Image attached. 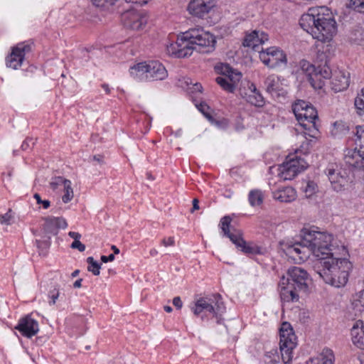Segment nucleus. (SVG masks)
<instances>
[{
    "label": "nucleus",
    "mask_w": 364,
    "mask_h": 364,
    "mask_svg": "<svg viewBox=\"0 0 364 364\" xmlns=\"http://www.w3.org/2000/svg\"><path fill=\"white\" fill-rule=\"evenodd\" d=\"M299 25L314 38L321 42L330 41L337 32L336 22L326 7L310 8L301 16Z\"/></svg>",
    "instance_id": "1"
},
{
    "label": "nucleus",
    "mask_w": 364,
    "mask_h": 364,
    "mask_svg": "<svg viewBox=\"0 0 364 364\" xmlns=\"http://www.w3.org/2000/svg\"><path fill=\"white\" fill-rule=\"evenodd\" d=\"M333 236L324 232L304 228L301 233V240L288 244L287 252L291 255H296L299 259L304 260L309 255L306 249L311 252L318 259L321 256L331 253Z\"/></svg>",
    "instance_id": "2"
},
{
    "label": "nucleus",
    "mask_w": 364,
    "mask_h": 364,
    "mask_svg": "<svg viewBox=\"0 0 364 364\" xmlns=\"http://www.w3.org/2000/svg\"><path fill=\"white\" fill-rule=\"evenodd\" d=\"M330 252L317 259L314 270L326 284L337 288L344 287L348 281L352 264L347 259L334 257L331 248Z\"/></svg>",
    "instance_id": "3"
},
{
    "label": "nucleus",
    "mask_w": 364,
    "mask_h": 364,
    "mask_svg": "<svg viewBox=\"0 0 364 364\" xmlns=\"http://www.w3.org/2000/svg\"><path fill=\"white\" fill-rule=\"evenodd\" d=\"M309 275L308 272L299 267L289 268L286 276L280 279V297L284 302H295L299 301V292H306Z\"/></svg>",
    "instance_id": "4"
},
{
    "label": "nucleus",
    "mask_w": 364,
    "mask_h": 364,
    "mask_svg": "<svg viewBox=\"0 0 364 364\" xmlns=\"http://www.w3.org/2000/svg\"><path fill=\"white\" fill-rule=\"evenodd\" d=\"M292 111L304 131V135L316 138L318 134L316 121L318 120L316 109L308 102L298 100L292 105Z\"/></svg>",
    "instance_id": "5"
},
{
    "label": "nucleus",
    "mask_w": 364,
    "mask_h": 364,
    "mask_svg": "<svg viewBox=\"0 0 364 364\" xmlns=\"http://www.w3.org/2000/svg\"><path fill=\"white\" fill-rule=\"evenodd\" d=\"M318 59H320V62L315 65L305 60L300 62L301 70L307 76L308 80L314 89H321L324 85V80L330 79L332 76L326 54H318Z\"/></svg>",
    "instance_id": "6"
},
{
    "label": "nucleus",
    "mask_w": 364,
    "mask_h": 364,
    "mask_svg": "<svg viewBox=\"0 0 364 364\" xmlns=\"http://www.w3.org/2000/svg\"><path fill=\"white\" fill-rule=\"evenodd\" d=\"M232 219L227 215L220 220L221 229L224 235L230 238L231 242L235 245L236 247L246 255H259L261 248L257 245L247 243L242 238V233L240 230L233 228L231 223Z\"/></svg>",
    "instance_id": "7"
},
{
    "label": "nucleus",
    "mask_w": 364,
    "mask_h": 364,
    "mask_svg": "<svg viewBox=\"0 0 364 364\" xmlns=\"http://www.w3.org/2000/svg\"><path fill=\"white\" fill-rule=\"evenodd\" d=\"M191 310L196 316H199L203 312L212 314L216 318H219L225 311V304L219 294L199 298L195 301Z\"/></svg>",
    "instance_id": "8"
},
{
    "label": "nucleus",
    "mask_w": 364,
    "mask_h": 364,
    "mask_svg": "<svg viewBox=\"0 0 364 364\" xmlns=\"http://www.w3.org/2000/svg\"><path fill=\"white\" fill-rule=\"evenodd\" d=\"M192 41L193 50L208 53L215 48L216 41L213 35L200 28H191L187 34Z\"/></svg>",
    "instance_id": "9"
},
{
    "label": "nucleus",
    "mask_w": 364,
    "mask_h": 364,
    "mask_svg": "<svg viewBox=\"0 0 364 364\" xmlns=\"http://www.w3.org/2000/svg\"><path fill=\"white\" fill-rule=\"evenodd\" d=\"M259 59L268 68L275 69L287 65V55L282 50L276 46L267 48L259 52Z\"/></svg>",
    "instance_id": "10"
},
{
    "label": "nucleus",
    "mask_w": 364,
    "mask_h": 364,
    "mask_svg": "<svg viewBox=\"0 0 364 364\" xmlns=\"http://www.w3.org/2000/svg\"><path fill=\"white\" fill-rule=\"evenodd\" d=\"M188 31L178 36L176 42L166 46V51L168 55L176 58H185L193 53V45L191 39L187 35Z\"/></svg>",
    "instance_id": "11"
},
{
    "label": "nucleus",
    "mask_w": 364,
    "mask_h": 364,
    "mask_svg": "<svg viewBox=\"0 0 364 364\" xmlns=\"http://www.w3.org/2000/svg\"><path fill=\"white\" fill-rule=\"evenodd\" d=\"M308 164L297 156H289L280 166V175L284 180H291L299 173L305 170Z\"/></svg>",
    "instance_id": "12"
},
{
    "label": "nucleus",
    "mask_w": 364,
    "mask_h": 364,
    "mask_svg": "<svg viewBox=\"0 0 364 364\" xmlns=\"http://www.w3.org/2000/svg\"><path fill=\"white\" fill-rule=\"evenodd\" d=\"M32 43L21 42L12 47L11 53L6 57V65L14 70L21 66L25 55L32 51Z\"/></svg>",
    "instance_id": "13"
},
{
    "label": "nucleus",
    "mask_w": 364,
    "mask_h": 364,
    "mask_svg": "<svg viewBox=\"0 0 364 364\" xmlns=\"http://www.w3.org/2000/svg\"><path fill=\"white\" fill-rule=\"evenodd\" d=\"M328 176L331 186L336 192L344 190L348 183V176L346 171L336 169L334 165H329L325 171Z\"/></svg>",
    "instance_id": "14"
},
{
    "label": "nucleus",
    "mask_w": 364,
    "mask_h": 364,
    "mask_svg": "<svg viewBox=\"0 0 364 364\" xmlns=\"http://www.w3.org/2000/svg\"><path fill=\"white\" fill-rule=\"evenodd\" d=\"M355 129L354 141L356 145L355 149H358L357 155L360 158V163L358 161L352 163L350 161L351 156L349 155H346V161L348 164L354 167L364 169V125L357 126ZM353 158L354 155L352 156V159Z\"/></svg>",
    "instance_id": "15"
},
{
    "label": "nucleus",
    "mask_w": 364,
    "mask_h": 364,
    "mask_svg": "<svg viewBox=\"0 0 364 364\" xmlns=\"http://www.w3.org/2000/svg\"><path fill=\"white\" fill-rule=\"evenodd\" d=\"M215 6V0H191L188 6L191 14L203 18Z\"/></svg>",
    "instance_id": "16"
},
{
    "label": "nucleus",
    "mask_w": 364,
    "mask_h": 364,
    "mask_svg": "<svg viewBox=\"0 0 364 364\" xmlns=\"http://www.w3.org/2000/svg\"><path fill=\"white\" fill-rule=\"evenodd\" d=\"M124 26L133 30H139L145 23V19L134 9H129L122 14Z\"/></svg>",
    "instance_id": "17"
},
{
    "label": "nucleus",
    "mask_w": 364,
    "mask_h": 364,
    "mask_svg": "<svg viewBox=\"0 0 364 364\" xmlns=\"http://www.w3.org/2000/svg\"><path fill=\"white\" fill-rule=\"evenodd\" d=\"M16 329L22 336L30 338L38 333L39 326L37 321L31 318V316H26L18 321Z\"/></svg>",
    "instance_id": "18"
},
{
    "label": "nucleus",
    "mask_w": 364,
    "mask_h": 364,
    "mask_svg": "<svg viewBox=\"0 0 364 364\" xmlns=\"http://www.w3.org/2000/svg\"><path fill=\"white\" fill-rule=\"evenodd\" d=\"M268 41V36L264 32L253 31L247 34L242 42L245 47L252 48L255 51L260 52L259 48Z\"/></svg>",
    "instance_id": "19"
},
{
    "label": "nucleus",
    "mask_w": 364,
    "mask_h": 364,
    "mask_svg": "<svg viewBox=\"0 0 364 364\" xmlns=\"http://www.w3.org/2000/svg\"><path fill=\"white\" fill-rule=\"evenodd\" d=\"M148 81L162 80L168 76L165 67L159 61L147 62Z\"/></svg>",
    "instance_id": "20"
},
{
    "label": "nucleus",
    "mask_w": 364,
    "mask_h": 364,
    "mask_svg": "<svg viewBox=\"0 0 364 364\" xmlns=\"http://www.w3.org/2000/svg\"><path fill=\"white\" fill-rule=\"evenodd\" d=\"M264 85L267 92L272 96H284L287 93L283 88L280 78L276 75L268 76L264 81Z\"/></svg>",
    "instance_id": "21"
},
{
    "label": "nucleus",
    "mask_w": 364,
    "mask_h": 364,
    "mask_svg": "<svg viewBox=\"0 0 364 364\" xmlns=\"http://www.w3.org/2000/svg\"><path fill=\"white\" fill-rule=\"evenodd\" d=\"M350 84L349 73L343 71H335L331 80V88L336 92H341L348 88Z\"/></svg>",
    "instance_id": "22"
},
{
    "label": "nucleus",
    "mask_w": 364,
    "mask_h": 364,
    "mask_svg": "<svg viewBox=\"0 0 364 364\" xmlns=\"http://www.w3.org/2000/svg\"><path fill=\"white\" fill-rule=\"evenodd\" d=\"M334 360L333 351L330 348H325L318 356L309 359L306 364H333Z\"/></svg>",
    "instance_id": "23"
},
{
    "label": "nucleus",
    "mask_w": 364,
    "mask_h": 364,
    "mask_svg": "<svg viewBox=\"0 0 364 364\" xmlns=\"http://www.w3.org/2000/svg\"><path fill=\"white\" fill-rule=\"evenodd\" d=\"M273 197L280 202L290 203L296 199V193L292 187L287 186L282 189L274 191L273 193Z\"/></svg>",
    "instance_id": "24"
},
{
    "label": "nucleus",
    "mask_w": 364,
    "mask_h": 364,
    "mask_svg": "<svg viewBox=\"0 0 364 364\" xmlns=\"http://www.w3.org/2000/svg\"><path fill=\"white\" fill-rule=\"evenodd\" d=\"M244 97L248 103L255 107H260L264 105V100L262 95L253 84L250 86L249 92L245 93V96Z\"/></svg>",
    "instance_id": "25"
},
{
    "label": "nucleus",
    "mask_w": 364,
    "mask_h": 364,
    "mask_svg": "<svg viewBox=\"0 0 364 364\" xmlns=\"http://www.w3.org/2000/svg\"><path fill=\"white\" fill-rule=\"evenodd\" d=\"M130 75L138 81H148L147 62L134 65L129 69Z\"/></svg>",
    "instance_id": "26"
},
{
    "label": "nucleus",
    "mask_w": 364,
    "mask_h": 364,
    "mask_svg": "<svg viewBox=\"0 0 364 364\" xmlns=\"http://www.w3.org/2000/svg\"><path fill=\"white\" fill-rule=\"evenodd\" d=\"M279 344L284 363H289L293 358V350L296 347L297 343H279Z\"/></svg>",
    "instance_id": "27"
},
{
    "label": "nucleus",
    "mask_w": 364,
    "mask_h": 364,
    "mask_svg": "<svg viewBox=\"0 0 364 364\" xmlns=\"http://www.w3.org/2000/svg\"><path fill=\"white\" fill-rule=\"evenodd\" d=\"M352 341H364V324L362 321H357L350 329Z\"/></svg>",
    "instance_id": "28"
},
{
    "label": "nucleus",
    "mask_w": 364,
    "mask_h": 364,
    "mask_svg": "<svg viewBox=\"0 0 364 364\" xmlns=\"http://www.w3.org/2000/svg\"><path fill=\"white\" fill-rule=\"evenodd\" d=\"M279 341H293L296 336L290 323L284 322L282 324L279 330Z\"/></svg>",
    "instance_id": "29"
},
{
    "label": "nucleus",
    "mask_w": 364,
    "mask_h": 364,
    "mask_svg": "<svg viewBox=\"0 0 364 364\" xmlns=\"http://www.w3.org/2000/svg\"><path fill=\"white\" fill-rule=\"evenodd\" d=\"M348 127L343 121H336L333 123L331 131V134L336 137H340L348 132Z\"/></svg>",
    "instance_id": "30"
},
{
    "label": "nucleus",
    "mask_w": 364,
    "mask_h": 364,
    "mask_svg": "<svg viewBox=\"0 0 364 364\" xmlns=\"http://www.w3.org/2000/svg\"><path fill=\"white\" fill-rule=\"evenodd\" d=\"M353 306L355 315L362 314L364 312V289L360 291L353 301Z\"/></svg>",
    "instance_id": "31"
},
{
    "label": "nucleus",
    "mask_w": 364,
    "mask_h": 364,
    "mask_svg": "<svg viewBox=\"0 0 364 364\" xmlns=\"http://www.w3.org/2000/svg\"><path fill=\"white\" fill-rule=\"evenodd\" d=\"M223 75L229 80L231 83L235 85L236 88L237 82L240 81L242 75L240 72H235L230 66L225 65V70L223 71Z\"/></svg>",
    "instance_id": "32"
},
{
    "label": "nucleus",
    "mask_w": 364,
    "mask_h": 364,
    "mask_svg": "<svg viewBox=\"0 0 364 364\" xmlns=\"http://www.w3.org/2000/svg\"><path fill=\"white\" fill-rule=\"evenodd\" d=\"M264 196L261 191L252 190L248 195V200L252 206L259 205L263 202Z\"/></svg>",
    "instance_id": "33"
},
{
    "label": "nucleus",
    "mask_w": 364,
    "mask_h": 364,
    "mask_svg": "<svg viewBox=\"0 0 364 364\" xmlns=\"http://www.w3.org/2000/svg\"><path fill=\"white\" fill-rule=\"evenodd\" d=\"M45 223L43 229L46 232L56 235L58 231L57 224L55 221V217H46L44 218Z\"/></svg>",
    "instance_id": "34"
},
{
    "label": "nucleus",
    "mask_w": 364,
    "mask_h": 364,
    "mask_svg": "<svg viewBox=\"0 0 364 364\" xmlns=\"http://www.w3.org/2000/svg\"><path fill=\"white\" fill-rule=\"evenodd\" d=\"M216 82L225 91L232 93L235 88L225 76H218L215 79Z\"/></svg>",
    "instance_id": "35"
},
{
    "label": "nucleus",
    "mask_w": 364,
    "mask_h": 364,
    "mask_svg": "<svg viewBox=\"0 0 364 364\" xmlns=\"http://www.w3.org/2000/svg\"><path fill=\"white\" fill-rule=\"evenodd\" d=\"M71 181L68 180L63 185L64 194L62 196V200L64 203H69L74 197L73 188L71 187Z\"/></svg>",
    "instance_id": "36"
},
{
    "label": "nucleus",
    "mask_w": 364,
    "mask_h": 364,
    "mask_svg": "<svg viewBox=\"0 0 364 364\" xmlns=\"http://www.w3.org/2000/svg\"><path fill=\"white\" fill-rule=\"evenodd\" d=\"M88 264L87 270L94 275L97 276L100 273L101 264L94 259L92 257H89L86 259Z\"/></svg>",
    "instance_id": "37"
},
{
    "label": "nucleus",
    "mask_w": 364,
    "mask_h": 364,
    "mask_svg": "<svg viewBox=\"0 0 364 364\" xmlns=\"http://www.w3.org/2000/svg\"><path fill=\"white\" fill-rule=\"evenodd\" d=\"M355 107L357 112L360 116H364V87L361 90L360 94L355 99Z\"/></svg>",
    "instance_id": "38"
},
{
    "label": "nucleus",
    "mask_w": 364,
    "mask_h": 364,
    "mask_svg": "<svg viewBox=\"0 0 364 364\" xmlns=\"http://www.w3.org/2000/svg\"><path fill=\"white\" fill-rule=\"evenodd\" d=\"M350 39L356 44L364 46V30L362 28L355 30L351 34Z\"/></svg>",
    "instance_id": "39"
},
{
    "label": "nucleus",
    "mask_w": 364,
    "mask_h": 364,
    "mask_svg": "<svg viewBox=\"0 0 364 364\" xmlns=\"http://www.w3.org/2000/svg\"><path fill=\"white\" fill-rule=\"evenodd\" d=\"M349 7L357 12L364 14V0H350Z\"/></svg>",
    "instance_id": "40"
},
{
    "label": "nucleus",
    "mask_w": 364,
    "mask_h": 364,
    "mask_svg": "<svg viewBox=\"0 0 364 364\" xmlns=\"http://www.w3.org/2000/svg\"><path fill=\"white\" fill-rule=\"evenodd\" d=\"M316 188L317 186L314 181H308L302 188L306 197L309 198L316 192Z\"/></svg>",
    "instance_id": "41"
},
{
    "label": "nucleus",
    "mask_w": 364,
    "mask_h": 364,
    "mask_svg": "<svg viewBox=\"0 0 364 364\" xmlns=\"http://www.w3.org/2000/svg\"><path fill=\"white\" fill-rule=\"evenodd\" d=\"M59 287L58 286L54 287V288L49 291L48 297L50 299L49 304L53 305L56 303V300L59 297Z\"/></svg>",
    "instance_id": "42"
},
{
    "label": "nucleus",
    "mask_w": 364,
    "mask_h": 364,
    "mask_svg": "<svg viewBox=\"0 0 364 364\" xmlns=\"http://www.w3.org/2000/svg\"><path fill=\"white\" fill-rule=\"evenodd\" d=\"M67 181L68 179L61 176L55 177L50 183V188L53 190H56L60 186H63Z\"/></svg>",
    "instance_id": "43"
},
{
    "label": "nucleus",
    "mask_w": 364,
    "mask_h": 364,
    "mask_svg": "<svg viewBox=\"0 0 364 364\" xmlns=\"http://www.w3.org/2000/svg\"><path fill=\"white\" fill-rule=\"evenodd\" d=\"M12 211L11 209L4 215H0V223L2 225H10L13 219Z\"/></svg>",
    "instance_id": "44"
},
{
    "label": "nucleus",
    "mask_w": 364,
    "mask_h": 364,
    "mask_svg": "<svg viewBox=\"0 0 364 364\" xmlns=\"http://www.w3.org/2000/svg\"><path fill=\"white\" fill-rule=\"evenodd\" d=\"M117 0H91L94 5L97 7H105L113 5Z\"/></svg>",
    "instance_id": "45"
},
{
    "label": "nucleus",
    "mask_w": 364,
    "mask_h": 364,
    "mask_svg": "<svg viewBox=\"0 0 364 364\" xmlns=\"http://www.w3.org/2000/svg\"><path fill=\"white\" fill-rule=\"evenodd\" d=\"M198 109L204 114V116L208 119L210 121L213 119L212 116L208 112V110L210 109V107L205 105V104H200L198 106Z\"/></svg>",
    "instance_id": "46"
},
{
    "label": "nucleus",
    "mask_w": 364,
    "mask_h": 364,
    "mask_svg": "<svg viewBox=\"0 0 364 364\" xmlns=\"http://www.w3.org/2000/svg\"><path fill=\"white\" fill-rule=\"evenodd\" d=\"M33 197L36 200V203L38 204H41L43 208L47 209L50 207V202L48 200H42L38 193H35Z\"/></svg>",
    "instance_id": "47"
},
{
    "label": "nucleus",
    "mask_w": 364,
    "mask_h": 364,
    "mask_svg": "<svg viewBox=\"0 0 364 364\" xmlns=\"http://www.w3.org/2000/svg\"><path fill=\"white\" fill-rule=\"evenodd\" d=\"M70 247L73 249H77L81 252L85 250V245L80 240H74Z\"/></svg>",
    "instance_id": "48"
},
{
    "label": "nucleus",
    "mask_w": 364,
    "mask_h": 364,
    "mask_svg": "<svg viewBox=\"0 0 364 364\" xmlns=\"http://www.w3.org/2000/svg\"><path fill=\"white\" fill-rule=\"evenodd\" d=\"M55 221L58 229H65L68 226L66 220L62 217H55Z\"/></svg>",
    "instance_id": "49"
},
{
    "label": "nucleus",
    "mask_w": 364,
    "mask_h": 364,
    "mask_svg": "<svg viewBox=\"0 0 364 364\" xmlns=\"http://www.w3.org/2000/svg\"><path fill=\"white\" fill-rule=\"evenodd\" d=\"M161 244L165 247L173 246L175 244V240L173 237H169L168 238H164L161 240Z\"/></svg>",
    "instance_id": "50"
},
{
    "label": "nucleus",
    "mask_w": 364,
    "mask_h": 364,
    "mask_svg": "<svg viewBox=\"0 0 364 364\" xmlns=\"http://www.w3.org/2000/svg\"><path fill=\"white\" fill-rule=\"evenodd\" d=\"M35 141L33 138H26V139L23 142L21 145V149L23 150H26L30 147V145H34Z\"/></svg>",
    "instance_id": "51"
},
{
    "label": "nucleus",
    "mask_w": 364,
    "mask_h": 364,
    "mask_svg": "<svg viewBox=\"0 0 364 364\" xmlns=\"http://www.w3.org/2000/svg\"><path fill=\"white\" fill-rule=\"evenodd\" d=\"M173 304L178 309H181L183 306V302L179 296H176L173 298Z\"/></svg>",
    "instance_id": "52"
},
{
    "label": "nucleus",
    "mask_w": 364,
    "mask_h": 364,
    "mask_svg": "<svg viewBox=\"0 0 364 364\" xmlns=\"http://www.w3.org/2000/svg\"><path fill=\"white\" fill-rule=\"evenodd\" d=\"M114 259V255L110 254L108 256L102 255L101 256V260L102 262L107 263L108 262H112Z\"/></svg>",
    "instance_id": "53"
},
{
    "label": "nucleus",
    "mask_w": 364,
    "mask_h": 364,
    "mask_svg": "<svg viewBox=\"0 0 364 364\" xmlns=\"http://www.w3.org/2000/svg\"><path fill=\"white\" fill-rule=\"evenodd\" d=\"M68 235L73 239H74V240H80V238L81 237V235L77 232L70 231L68 232Z\"/></svg>",
    "instance_id": "54"
},
{
    "label": "nucleus",
    "mask_w": 364,
    "mask_h": 364,
    "mask_svg": "<svg viewBox=\"0 0 364 364\" xmlns=\"http://www.w3.org/2000/svg\"><path fill=\"white\" fill-rule=\"evenodd\" d=\"M199 200L197 198H194L193 200V208L191 209V213L194 212L196 210L199 209Z\"/></svg>",
    "instance_id": "55"
},
{
    "label": "nucleus",
    "mask_w": 364,
    "mask_h": 364,
    "mask_svg": "<svg viewBox=\"0 0 364 364\" xmlns=\"http://www.w3.org/2000/svg\"><path fill=\"white\" fill-rule=\"evenodd\" d=\"M92 159L100 164L103 162V156L102 155H95L92 156Z\"/></svg>",
    "instance_id": "56"
},
{
    "label": "nucleus",
    "mask_w": 364,
    "mask_h": 364,
    "mask_svg": "<svg viewBox=\"0 0 364 364\" xmlns=\"http://www.w3.org/2000/svg\"><path fill=\"white\" fill-rule=\"evenodd\" d=\"M82 279H78L73 283L74 288H80L82 286Z\"/></svg>",
    "instance_id": "57"
},
{
    "label": "nucleus",
    "mask_w": 364,
    "mask_h": 364,
    "mask_svg": "<svg viewBox=\"0 0 364 364\" xmlns=\"http://www.w3.org/2000/svg\"><path fill=\"white\" fill-rule=\"evenodd\" d=\"M102 89L105 90L106 94H109L111 92V89L109 88V86L108 84L104 83L102 85Z\"/></svg>",
    "instance_id": "58"
},
{
    "label": "nucleus",
    "mask_w": 364,
    "mask_h": 364,
    "mask_svg": "<svg viewBox=\"0 0 364 364\" xmlns=\"http://www.w3.org/2000/svg\"><path fill=\"white\" fill-rule=\"evenodd\" d=\"M194 90L198 92H201L202 90V85L199 83H196L194 85Z\"/></svg>",
    "instance_id": "59"
},
{
    "label": "nucleus",
    "mask_w": 364,
    "mask_h": 364,
    "mask_svg": "<svg viewBox=\"0 0 364 364\" xmlns=\"http://www.w3.org/2000/svg\"><path fill=\"white\" fill-rule=\"evenodd\" d=\"M149 254L151 256L154 257V256L157 255L158 251L154 248L150 250Z\"/></svg>",
    "instance_id": "60"
},
{
    "label": "nucleus",
    "mask_w": 364,
    "mask_h": 364,
    "mask_svg": "<svg viewBox=\"0 0 364 364\" xmlns=\"http://www.w3.org/2000/svg\"><path fill=\"white\" fill-rule=\"evenodd\" d=\"M164 311H166L167 313H171L173 310L170 306H165L164 307Z\"/></svg>",
    "instance_id": "61"
},
{
    "label": "nucleus",
    "mask_w": 364,
    "mask_h": 364,
    "mask_svg": "<svg viewBox=\"0 0 364 364\" xmlns=\"http://www.w3.org/2000/svg\"><path fill=\"white\" fill-rule=\"evenodd\" d=\"M79 273H80V270H79V269H76V270H75V271L71 274V277H72L73 278L76 277L77 276H78Z\"/></svg>",
    "instance_id": "62"
},
{
    "label": "nucleus",
    "mask_w": 364,
    "mask_h": 364,
    "mask_svg": "<svg viewBox=\"0 0 364 364\" xmlns=\"http://www.w3.org/2000/svg\"><path fill=\"white\" fill-rule=\"evenodd\" d=\"M112 250L114 251V254H119V250L115 245H112Z\"/></svg>",
    "instance_id": "63"
},
{
    "label": "nucleus",
    "mask_w": 364,
    "mask_h": 364,
    "mask_svg": "<svg viewBox=\"0 0 364 364\" xmlns=\"http://www.w3.org/2000/svg\"><path fill=\"white\" fill-rule=\"evenodd\" d=\"M355 344H356V346L360 348H363L364 349V342H362V343H354Z\"/></svg>",
    "instance_id": "64"
}]
</instances>
